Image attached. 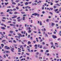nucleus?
Segmentation results:
<instances>
[{
	"mask_svg": "<svg viewBox=\"0 0 61 61\" xmlns=\"http://www.w3.org/2000/svg\"><path fill=\"white\" fill-rule=\"evenodd\" d=\"M18 35L19 36V37L20 38V37H21L22 36V35H21V34L20 33L18 34Z\"/></svg>",
	"mask_w": 61,
	"mask_h": 61,
	"instance_id": "obj_1",
	"label": "nucleus"
},
{
	"mask_svg": "<svg viewBox=\"0 0 61 61\" xmlns=\"http://www.w3.org/2000/svg\"><path fill=\"white\" fill-rule=\"evenodd\" d=\"M52 37L54 39H55V38H57V37H56V36L54 35H52Z\"/></svg>",
	"mask_w": 61,
	"mask_h": 61,
	"instance_id": "obj_2",
	"label": "nucleus"
},
{
	"mask_svg": "<svg viewBox=\"0 0 61 61\" xmlns=\"http://www.w3.org/2000/svg\"><path fill=\"white\" fill-rule=\"evenodd\" d=\"M14 48H11L10 49V50L12 52H14Z\"/></svg>",
	"mask_w": 61,
	"mask_h": 61,
	"instance_id": "obj_3",
	"label": "nucleus"
},
{
	"mask_svg": "<svg viewBox=\"0 0 61 61\" xmlns=\"http://www.w3.org/2000/svg\"><path fill=\"white\" fill-rule=\"evenodd\" d=\"M32 15H34L35 16H36V15H37V14L35 13L34 14H32Z\"/></svg>",
	"mask_w": 61,
	"mask_h": 61,
	"instance_id": "obj_4",
	"label": "nucleus"
},
{
	"mask_svg": "<svg viewBox=\"0 0 61 61\" xmlns=\"http://www.w3.org/2000/svg\"><path fill=\"white\" fill-rule=\"evenodd\" d=\"M58 9H56L55 10H54V12H56L57 11H58Z\"/></svg>",
	"mask_w": 61,
	"mask_h": 61,
	"instance_id": "obj_5",
	"label": "nucleus"
},
{
	"mask_svg": "<svg viewBox=\"0 0 61 61\" xmlns=\"http://www.w3.org/2000/svg\"><path fill=\"white\" fill-rule=\"evenodd\" d=\"M10 26H15V25H13L12 24H10Z\"/></svg>",
	"mask_w": 61,
	"mask_h": 61,
	"instance_id": "obj_6",
	"label": "nucleus"
},
{
	"mask_svg": "<svg viewBox=\"0 0 61 61\" xmlns=\"http://www.w3.org/2000/svg\"><path fill=\"white\" fill-rule=\"evenodd\" d=\"M25 17L23 16L22 17V20H25Z\"/></svg>",
	"mask_w": 61,
	"mask_h": 61,
	"instance_id": "obj_7",
	"label": "nucleus"
},
{
	"mask_svg": "<svg viewBox=\"0 0 61 61\" xmlns=\"http://www.w3.org/2000/svg\"><path fill=\"white\" fill-rule=\"evenodd\" d=\"M10 32L11 33V34H12L13 32H14V31L12 30H10Z\"/></svg>",
	"mask_w": 61,
	"mask_h": 61,
	"instance_id": "obj_8",
	"label": "nucleus"
},
{
	"mask_svg": "<svg viewBox=\"0 0 61 61\" xmlns=\"http://www.w3.org/2000/svg\"><path fill=\"white\" fill-rule=\"evenodd\" d=\"M58 5V6H60V5L59 4H57L55 5Z\"/></svg>",
	"mask_w": 61,
	"mask_h": 61,
	"instance_id": "obj_9",
	"label": "nucleus"
},
{
	"mask_svg": "<svg viewBox=\"0 0 61 61\" xmlns=\"http://www.w3.org/2000/svg\"><path fill=\"white\" fill-rule=\"evenodd\" d=\"M15 37H16V38H19V39H20V38H19V36H15Z\"/></svg>",
	"mask_w": 61,
	"mask_h": 61,
	"instance_id": "obj_10",
	"label": "nucleus"
},
{
	"mask_svg": "<svg viewBox=\"0 0 61 61\" xmlns=\"http://www.w3.org/2000/svg\"><path fill=\"white\" fill-rule=\"evenodd\" d=\"M55 25V23H51V25L53 26V25Z\"/></svg>",
	"mask_w": 61,
	"mask_h": 61,
	"instance_id": "obj_11",
	"label": "nucleus"
},
{
	"mask_svg": "<svg viewBox=\"0 0 61 61\" xmlns=\"http://www.w3.org/2000/svg\"><path fill=\"white\" fill-rule=\"evenodd\" d=\"M28 45H29V44H31V42L30 41H28Z\"/></svg>",
	"mask_w": 61,
	"mask_h": 61,
	"instance_id": "obj_12",
	"label": "nucleus"
},
{
	"mask_svg": "<svg viewBox=\"0 0 61 61\" xmlns=\"http://www.w3.org/2000/svg\"><path fill=\"white\" fill-rule=\"evenodd\" d=\"M21 13L22 14H25V13L24 12L22 11L21 12Z\"/></svg>",
	"mask_w": 61,
	"mask_h": 61,
	"instance_id": "obj_13",
	"label": "nucleus"
},
{
	"mask_svg": "<svg viewBox=\"0 0 61 61\" xmlns=\"http://www.w3.org/2000/svg\"><path fill=\"white\" fill-rule=\"evenodd\" d=\"M32 32V31L31 30H29L28 31V32L29 33H31Z\"/></svg>",
	"mask_w": 61,
	"mask_h": 61,
	"instance_id": "obj_14",
	"label": "nucleus"
},
{
	"mask_svg": "<svg viewBox=\"0 0 61 61\" xmlns=\"http://www.w3.org/2000/svg\"><path fill=\"white\" fill-rule=\"evenodd\" d=\"M5 37L6 38V39H8V38H7V36H6V35H5Z\"/></svg>",
	"mask_w": 61,
	"mask_h": 61,
	"instance_id": "obj_15",
	"label": "nucleus"
},
{
	"mask_svg": "<svg viewBox=\"0 0 61 61\" xmlns=\"http://www.w3.org/2000/svg\"><path fill=\"white\" fill-rule=\"evenodd\" d=\"M5 5H7V4H9V3L8 2V3H5Z\"/></svg>",
	"mask_w": 61,
	"mask_h": 61,
	"instance_id": "obj_16",
	"label": "nucleus"
},
{
	"mask_svg": "<svg viewBox=\"0 0 61 61\" xmlns=\"http://www.w3.org/2000/svg\"><path fill=\"white\" fill-rule=\"evenodd\" d=\"M28 4V2H26L25 3V5H27Z\"/></svg>",
	"mask_w": 61,
	"mask_h": 61,
	"instance_id": "obj_17",
	"label": "nucleus"
},
{
	"mask_svg": "<svg viewBox=\"0 0 61 61\" xmlns=\"http://www.w3.org/2000/svg\"><path fill=\"white\" fill-rule=\"evenodd\" d=\"M1 28L3 30H5V27H1Z\"/></svg>",
	"mask_w": 61,
	"mask_h": 61,
	"instance_id": "obj_18",
	"label": "nucleus"
},
{
	"mask_svg": "<svg viewBox=\"0 0 61 61\" xmlns=\"http://www.w3.org/2000/svg\"><path fill=\"white\" fill-rule=\"evenodd\" d=\"M12 3L13 4V5H16V3L15 2H12Z\"/></svg>",
	"mask_w": 61,
	"mask_h": 61,
	"instance_id": "obj_19",
	"label": "nucleus"
},
{
	"mask_svg": "<svg viewBox=\"0 0 61 61\" xmlns=\"http://www.w3.org/2000/svg\"><path fill=\"white\" fill-rule=\"evenodd\" d=\"M17 21L18 22H20V21H21V19H18L17 20Z\"/></svg>",
	"mask_w": 61,
	"mask_h": 61,
	"instance_id": "obj_20",
	"label": "nucleus"
},
{
	"mask_svg": "<svg viewBox=\"0 0 61 61\" xmlns=\"http://www.w3.org/2000/svg\"><path fill=\"white\" fill-rule=\"evenodd\" d=\"M41 23L42 22L41 21H40V25H42V24Z\"/></svg>",
	"mask_w": 61,
	"mask_h": 61,
	"instance_id": "obj_21",
	"label": "nucleus"
},
{
	"mask_svg": "<svg viewBox=\"0 0 61 61\" xmlns=\"http://www.w3.org/2000/svg\"><path fill=\"white\" fill-rule=\"evenodd\" d=\"M10 12V9H8L7 11V12Z\"/></svg>",
	"mask_w": 61,
	"mask_h": 61,
	"instance_id": "obj_22",
	"label": "nucleus"
},
{
	"mask_svg": "<svg viewBox=\"0 0 61 61\" xmlns=\"http://www.w3.org/2000/svg\"><path fill=\"white\" fill-rule=\"evenodd\" d=\"M40 48H42V46L41 45H40Z\"/></svg>",
	"mask_w": 61,
	"mask_h": 61,
	"instance_id": "obj_23",
	"label": "nucleus"
},
{
	"mask_svg": "<svg viewBox=\"0 0 61 61\" xmlns=\"http://www.w3.org/2000/svg\"><path fill=\"white\" fill-rule=\"evenodd\" d=\"M9 14H11V15H12V14H13V12H9Z\"/></svg>",
	"mask_w": 61,
	"mask_h": 61,
	"instance_id": "obj_24",
	"label": "nucleus"
},
{
	"mask_svg": "<svg viewBox=\"0 0 61 61\" xmlns=\"http://www.w3.org/2000/svg\"><path fill=\"white\" fill-rule=\"evenodd\" d=\"M6 41V40H2V42H5Z\"/></svg>",
	"mask_w": 61,
	"mask_h": 61,
	"instance_id": "obj_25",
	"label": "nucleus"
},
{
	"mask_svg": "<svg viewBox=\"0 0 61 61\" xmlns=\"http://www.w3.org/2000/svg\"><path fill=\"white\" fill-rule=\"evenodd\" d=\"M7 23H11V21H9Z\"/></svg>",
	"mask_w": 61,
	"mask_h": 61,
	"instance_id": "obj_26",
	"label": "nucleus"
},
{
	"mask_svg": "<svg viewBox=\"0 0 61 61\" xmlns=\"http://www.w3.org/2000/svg\"><path fill=\"white\" fill-rule=\"evenodd\" d=\"M55 3H58V1L55 0Z\"/></svg>",
	"mask_w": 61,
	"mask_h": 61,
	"instance_id": "obj_27",
	"label": "nucleus"
},
{
	"mask_svg": "<svg viewBox=\"0 0 61 61\" xmlns=\"http://www.w3.org/2000/svg\"><path fill=\"white\" fill-rule=\"evenodd\" d=\"M19 0H16V2L17 3H18V2H19Z\"/></svg>",
	"mask_w": 61,
	"mask_h": 61,
	"instance_id": "obj_28",
	"label": "nucleus"
},
{
	"mask_svg": "<svg viewBox=\"0 0 61 61\" xmlns=\"http://www.w3.org/2000/svg\"><path fill=\"white\" fill-rule=\"evenodd\" d=\"M1 46H2V47H3V46H4V45L3 44H1Z\"/></svg>",
	"mask_w": 61,
	"mask_h": 61,
	"instance_id": "obj_29",
	"label": "nucleus"
},
{
	"mask_svg": "<svg viewBox=\"0 0 61 61\" xmlns=\"http://www.w3.org/2000/svg\"><path fill=\"white\" fill-rule=\"evenodd\" d=\"M24 42H27V41L26 40H24Z\"/></svg>",
	"mask_w": 61,
	"mask_h": 61,
	"instance_id": "obj_30",
	"label": "nucleus"
},
{
	"mask_svg": "<svg viewBox=\"0 0 61 61\" xmlns=\"http://www.w3.org/2000/svg\"><path fill=\"white\" fill-rule=\"evenodd\" d=\"M46 22H49V19H47V20H46Z\"/></svg>",
	"mask_w": 61,
	"mask_h": 61,
	"instance_id": "obj_31",
	"label": "nucleus"
},
{
	"mask_svg": "<svg viewBox=\"0 0 61 61\" xmlns=\"http://www.w3.org/2000/svg\"><path fill=\"white\" fill-rule=\"evenodd\" d=\"M28 6H27L25 7V9H28Z\"/></svg>",
	"mask_w": 61,
	"mask_h": 61,
	"instance_id": "obj_32",
	"label": "nucleus"
},
{
	"mask_svg": "<svg viewBox=\"0 0 61 61\" xmlns=\"http://www.w3.org/2000/svg\"><path fill=\"white\" fill-rule=\"evenodd\" d=\"M53 7L54 9H56V6H54Z\"/></svg>",
	"mask_w": 61,
	"mask_h": 61,
	"instance_id": "obj_33",
	"label": "nucleus"
},
{
	"mask_svg": "<svg viewBox=\"0 0 61 61\" xmlns=\"http://www.w3.org/2000/svg\"><path fill=\"white\" fill-rule=\"evenodd\" d=\"M16 9H17V10H18V9H19V8L18 7H16Z\"/></svg>",
	"mask_w": 61,
	"mask_h": 61,
	"instance_id": "obj_34",
	"label": "nucleus"
},
{
	"mask_svg": "<svg viewBox=\"0 0 61 61\" xmlns=\"http://www.w3.org/2000/svg\"><path fill=\"white\" fill-rule=\"evenodd\" d=\"M51 43V45H53V42H51L50 43Z\"/></svg>",
	"mask_w": 61,
	"mask_h": 61,
	"instance_id": "obj_35",
	"label": "nucleus"
},
{
	"mask_svg": "<svg viewBox=\"0 0 61 61\" xmlns=\"http://www.w3.org/2000/svg\"><path fill=\"white\" fill-rule=\"evenodd\" d=\"M55 46H56V47L57 48L59 47V46L57 45H56Z\"/></svg>",
	"mask_w": 61,
	"mask_h": 61,
	"instance_id": "obj_36",
	"label": "nucleus"
},
{
	"mask_svg": "<svg viewBox=\"0 0 61 61\" xmlns=\"http://www.w3.org/2000/svg\"><path fill=\"white\" fill-rule=\"evenodd\" d=\"M13 42L14 43H16V41H15V40H14L13 41Z\"/></svg>",
	"mask_w": 61,
	"mask_h": 61,
	"instance_id": "obj_37",
	"label": "nucleus"
},
{
	"mask_svg": "<svg viewBox=\"0 0 61 61\" xmlns=\"http://www.w3.org/2000/svg\"><path fill=\"white\" fill-rule=\"evenodd\" d=\"M30 40H32V39H33V37H32L30 36Z\"/></svg>",
	"mask_w": 61,
	"mask_h": 61,
	"instance_id": "obj_38",
	"label": "nucleus"
},
{
	"mask_svg": "<svg viewBox=\"0 0 61 61\" xmlns=\"http://www.w3.org/2000/svg\"><path fill=\"white\" fill-rule=\"evenodd\" d=\"M38 46L37 44H36L35 45V47H37Z\"/></svg>",
	"mask_w": 61,
	"mask_h": 61,
	"instance_id": "obj_39",
	"label": "nucleus"
},
{
	"mask_svg": "<svg viewBox=\"0 0 61 61\" xmlns=\"http://www.w3.org/2000/svg\"><path fill=\"white\" fill-rule=\"evenodd\" d=\"M6 51V53H10V52H9L8 51Z\"/></svg>",
	"mask_w": 61,
	"mask_h": 61,
	"instance_id": "obj_40",
	"label": "nucleus"
},
{
	"mask_svg": "<svg viewBox=\"0 0 61 61\" xmlns=\"http://www.w3.org/2000/svg\"><path fill=\"white\" fill-rule=\"evenodd\" d=\"M18 30H19V31H20V30H22V29H20V28H19Z\"/></svg>",
	"mask_w": 61,
	"mask_h": 61,
	"instance_id": "obj_41",
	"label": "nucleus"
},
{
	"mask_svg": "<svg viewBox=\"0 0 61 61\" xmlns=\"http://www.w3.org/2000/svg\"><path fill=\"white\" fill-rule=\"evenodd\" d=\"M28 4H30L32 3V2L31 1H30V2H28Z\"/></svg>",
	"mask_w": 61,
	"mask_h": 61,
	"instance_id": "obj_42",
	"label": "nucleus"
},
{
	"mask_svg": "<svg viewBox=\"0 0 61 61\" xmlns=\"http://www.w3.org/2000/svg\"><path fill=\"white\" fill-rule=\"evenodd\" d=\"M35 56H36V58H37L38 57V55H36Z\"/></svg>",
	"mask_w": 61,
	"mask_h": 61,
	"instance_id": "obj_43",
	"label": "nucleus"
},
{
	"mask_svg": "<svg viewBox=\"0 0 61 61\" xmlns=\"http://www.w3.org/2000/svg\"><path fill=\"white\" fill-rule=\"evenodd\" d=\"M6 49H10V47H7L6 48Z\"/></svg>",
	"mask_w": 61,
	"mask_h": 61,
	"instance_id": "obj_44",
	"label": "nucleus"
},
{
	"mask_svg": "<svg viewBox=\"0 0 61 61\" xmlns=\"http://www.w3.org/2000/svg\"><path fill=\"white\" fill-rule=\"evenodd\" d=\"M57 40H61V38H59L57 39Z\"/></svg>",
	"mask_w": 61,
	"mask_h": 61,
	"instance_id": "obj_45",
	"label": "nucleus"
},
{
	"mask_svg": "<svg viewBox=\"0 0 61 61\" xmlns=\"http://www.w3.org/2000/svg\"><path fill=\"white\" fill-rule=\"evenodd\" d=\"M2 19H6V18H5V17H3L2 18Z\"/></svg>",
	"mask_w": 61,
	"mask_h": 61,
	"instance_id": "obj_46",
	"label": "nucleus"
},
{
	"mask_svg": "<svg viewBox=\"0 0 61 61\" xmlns=\"http://www.w3.org/2000/svg\"><path fill=\"white\" fill-rule=\"evenodd\" d=\"M27 50H28L29 52H30V49H28Z\"/></svg>",
	"mask_w": 61,
	"mask_h": 61,
	"instance_id": "obj_47",
	"label": "nucleus"
},
{
	"mask_svg": "<svg viewBox=\"0 0 61 61\" xmlns=\"http://www.w3.org/2000/svg\"><path fill=\"white\" fill-rule=\"evenodd\" d=\"M8 58L9 59H11V57L10 56Z\"/></svg>",
	"mask_w": 61,
	"mask_h": 61,
	"instance_id": "obj_48",
	"label": "nucleus"
},
{
	"mask_svg": "<svg viewBox=\"0 0 61 61\" xmlns=\"http://www.w3.org/2000/svg\"><path fill=\"white\" fill-rule=\"evenodd\" d=\"M19 11H20V12H21V11H23V10H19Z\"/></svg>",
	"mask_w": 61,
	"mask_h": 61,
	"instance_id": "obj_49",
	"label": "nucleus"
},
{
	"mask_svg": "<svg viewBox=\"0 0 61 61\" xmlns=\"http://www.w3.org/2000/svg\"><path fill=\"white\" fill-rule=\"evenodd\" d=\"M37 0H35V3H37Z\"/></svg>",
	"mask_w": 61,
	"mask_h": 61,
	"instance_id": "obj_50",
	"label": "nucleus"
},
{
	"mask_svg": "<svg viewBox=\"0 0 61 61\" xmlns=\"http://www.w3.org/2000/svg\"><path fill=\"white\" fill-rule=\"evenodd\" d=\"M50 9L51 10H53V8H50Z\"/></svg>",
	"mask_w": 61,
	"mask_h": 61,
	"instance_id": "obj_51",
	"label": "nucleus"
},
{
	"mask_svg": "<svg viewBox=\"0 0 61 61\" xmlns=\"http://www.w3.org/2000/svg\"><path fill=\"white\" fill-rule=\"evenodd\" d=\"M13 11H16V9H13Z\"/></svg>",
	"mask_w": 61,
	"mask_h": 61,
	"instance_id": "obj_52",
	"label": "nucleus"
},
{
	"mask_svg": "<svg viewBox=\"0 0 61 61\" xmlns=\"http://www.w3.org/2000/svg\"><path fill=\"white\" fill-rule=\"evenodd\" d=\"M26 55H29V54L28 53H26Z\"/></svg>",
	"mask_w": 61,
	"mask_h": 61,
	"instance_id": "obj_53",
	"label": "nucleus"
},
{
	"mask_svg": "<svg viewBox=\"0 0 61 61\" xmlns=\"http://www.w3.org/2000/svg\"><path fill=\"white\" fill-rule=\"evenodd\" d=\"M42 45H45V43L44 42H42Z\"/></svg>",
	"mask_w": 61,
	"mask_h": 61,
	"instance_id": "obj_54",
	"label": "nucleus"
},
{
	"mask_svg": "<svg viewBox=\"0 0 61 61\" xmlns=\"http://www.w3.org/2000/svg\"><path fill=\"white\" fill-rule=\"evenodd\" d=\"M45 35H46V36H47V37L48 36V35H47V34H46H46Z\"/></svg>",
	"mask_w": 61,
	"mask_h": 61,
	"instance_id": "obj_55",
	"label": "nucleus"
},
{
	"mask_svg": "<svg viewBox=\"0 0 61 61\" xmlns=\"http://www.w3.org/2000/svg\"><path fill=\"white\" fill-rule=\"evenodd\" d=\"M30 35H28V38H30Z\"/></svg>",
	"mask_w": 61,
	"mask_h": 61,
	"instance_id": "obj_56",
	"label": "nucleus"
},
{
	"mask_svg": "<svg viewBox=\"0 0 61 61\" xmlns=\"http://www.w3.org/2000/svg\"><path fill=\"white\" fill-rule=\"evenodd\" d=\"M23 47V45H21L20 47V48H21Z\"/></svg>",
	"mask_w": 61,
	"mask_h": 61,
	"instance_id": "obj_57",
	"label": "nucleus"
},
{
	"mask_svg": "<svg viewBox=\"0 0 61 61\" xmlns=\"http://www.w3.org/2000/svg\"><path fill=\"white\" fill-rule=\"evenodd\" d=\"M14 14H17V12H14Z\"/></svg>",
	"mask_w": 61,
	"mask_h": 61,
	"instance_id": "obj_58",
	"label": "nucleus"
},
{
	"mask_svg": "<svg viewBox=\"0 0 61 61\" xmlns=\"http://www.w3.org/2000/svg\"><path fill=\"white\" fill-rule=\"evenodd\" d=\"M16 25V27H19V25Z\"/></svg>",
	"mask_w": 61,
	"mask_h": 61,
	"instance_id": "obj_59",
	"label": "nucleus"
},
{
	"mask_svg": "<svg viewBox=\"0 0 61 61\" xmlns=\"http://www.w3.org/2000/svg\"><path fill=\"white\" fill-rule=\"evenodd\" d=\"M58 26V25L57 24H56V26L57 27V26Z\"/></svg>",
	"mask_w": 61,
	"mask_h": 61,
	"instance_id": "obj_60",
	"label": "nucleus"
},
{
	"mask_svg": "<svg viewBox=\"0 0 61 61\" xmlns=\"http://www.w3.org/2000/svg\"><path fill=\"white\" fill-rule=\"evenodd\" d=\"M4 58H6V56H5V55H4Z\"/></svg>",
	"mask_w": 61,
	"mask_h": 61,
	"instance_id": "obj_61",
	"label": "nucleus"
},
{
	"mask_svg": "<svg viewBox=\"0 0 61 61\" xmlns=\"http://www.w3.org/2000/svg\"><path fill=\"white\" fill-rule=\"evenodd\" d=\"M46 46H49V44H46Z\"/></svg>",
	"mask_w": 61,
	"mask_h": 61,
	"instance_id": "obj_62",
	"label": "nucleus"
},
{
	"mask_svg": "<svg viewBox=\"0 0 61 61\" xmlns=\"http://www.w3.org/2000/svg\"><path fill=\"white\" fill-rule=\"evenodd\" d=\"M49 52V51L48 50H47L46 51V52H47V53H48Z\"/></svg>",
	"mask_w": 61,
	"mask_h": 61,
	"instance_id": "obj_63",
	"label": "nucleus"
},
{
	"mask_svg": "<svg viewBox=\"0 0 61 61\" xmlns=\"http://www.w3.org/2000/svg\"><path fill=\"white\" fill-rule=\"evenodd\" d=\"M49 13L51 14V15H53V13H52V12H49Z\"/></svg>",
	"mask_w": 61,
	"mask_h": 61,
	"instance_id": "obj_64",
	"label": "nucleus"
}]
</instances>
